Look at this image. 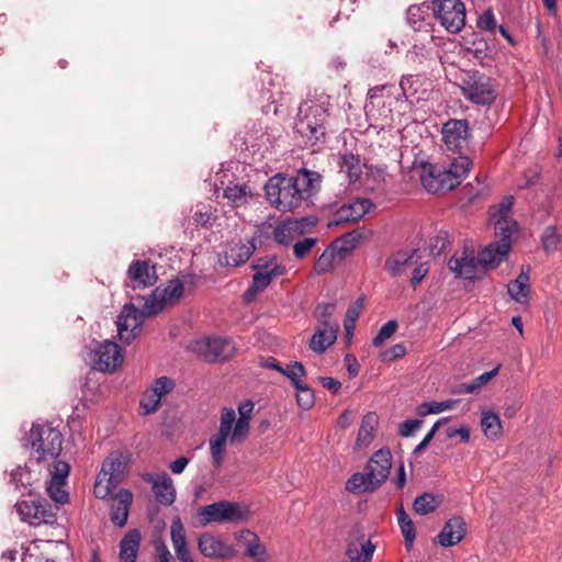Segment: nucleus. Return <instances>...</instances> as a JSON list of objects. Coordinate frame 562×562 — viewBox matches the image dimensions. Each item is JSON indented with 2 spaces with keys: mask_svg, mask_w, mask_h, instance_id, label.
I'll return each instance as SVG.
<instances>
[{
  "mask_svg": "<svg viewBox=\"0 0 562 562\" xmlns=\"http://www.w3.org/2000/svg\"><path fill=\"white\" fill-rule=\"evenodd\" d=\"M322 177L316 171L301 169L295 176L276 175L265 189L269 203L279 211L290 212L308 204L321 186Z\"/></svg>",
  "mask_w": 562,
  "mask_h": 562,
  "instance_id": "obj_1",
  "label": "nucleus"
},
{
  "mask_svg": "<svg viewBox=\"0 0 562 562\" xmlns=\"http://www.w3.org/2000/svg\"><path fill=\"white\" fill-rule=\"evenodd\" d=\"M514 196L503 198L498 205L490 209V218L494 224L496 240L479 251L477 261L484 267H496L505 261L512 246V236L518 229V224L512 218L510 212Z\"/></svg>",
  "mask_w": 562,
  "mask_h": 562,
  "instance_id": "obj_2",
  "label": "nucleus"
},
{
  "mask_svg": "<svg viewBox=\"0 0 562 562\" xmlns=\"http://www.w3.org/2000/svg\"><path fill=\"white\" fill-rule=\"evenodd\" d=\"M329 98L322 95L317 100H307L300 105L295 121V132L312 146L323 144L327 134Z\"/></svg>",
  "mask_w": 562,
  "mask_h": 562,
  "instance_id": "obj_3",
  "label": "nucleus"
},
{
  "mask_svg": "<svg viewBox=\"0 0 562 562\" xmlns=\"http://www.w3.org/2000/svg\"><path fill=\"white\" fill-rule=\"evenodd\" d=\"M472 160L467 156H458L448 167L428 165L423 168L422 183L430 193L450 191L458 187L469 175Z\"/></svg>",
  "mask_w": 562,
  "mask_h": 562,
  "instance_id": "obj_4",
  "label": "nucleus"
},
{
  "mask_svg": "<svg viewBox=\"0 0 562 562\" xmlns=\"http://www.w3.org/2000/svg\"><path fill=\"white\" fill-rule=\"evenodd\" d=\"M31 446V462L45 464L47 468L58 462L61 452L63 435L48 423H34L27 435Z\"/></svg>",
  "mask_w": 562,
  "mask_h": 562,
  "instance_id": "obj_5",
  "label": "nucleus"
},
{
  "mask_svg": "<svg viewBox=\"0 0 562 562\" xmlns=\"http://www.w3.org/2000/svg\"><path fill=\"white\" fill-rule=\"evenodd\" d=\"M392 467L389 449H380L369 459L363 473H355L346 483L351 493L374 492L387 479Z\"/></svg>",
  "mask_w": 562,
  "mask_h": 562,
  "instance_id": "obj_6",
  "label": "nucleus"
},
{
  "mask_svg": "<svg viewBox=\"0 0 562 562\" xmlns=\"http://www.w3.org/2000/svg\"><path fill=\"white\" fill-rule=\"evenodd\" d=\"M128 462V456L121 451H113L109 454L95 479L93 487L95 497L105 499L112 495L123 482Z\"/></svg>",
  "mask_w": 562,
  "mask_h": 562,
  "instance_id": "obj_7",
  "label": "nucleus"
},
{
  "mask_svg": "<svg viewBox=\"0 0 562 562\" xmlns=\"http://www.w3.org/2000/svg\"><path fill=\"white\" fill-rule=\"evenodd\" d=\"M462 95L477 105H491L497 98L494 80L479 71H468L461 79Z\"/></svg>",
  "mask_w": 562,
  "mask_h": 562,
  "instance_id": "obj_8",
  "label": "nucleus"
},
{
  "mask_svg": "<svg viewBox=\"0 0 562 562\" xmlns=\"http://www.w3.org/2000/svg\"><path fill=\"white\" fill-rule=\"evenodd\" d=\"M249 515L247 505L228 501L216 502L199 508V516L203 526L213 522L246 521Z\"/></svg>",
  "mask_w": 562,
  "mask_h": 562,
  "instance_id": "obj_9",
  "label": "nucleus"
},
{
  "mask_svg": "<svg viewBox=\"0 0 562 562\" xmlns=\"http://www.w3.org/2000/svg\"><path fill=\"white\" fill-rule=\"evenodd\" d=\"M432 10L440 24L451 34L465 25V7L461 0H432Z\"/></svg>",
  "mask_w": 562,
  "mask_h": 562,
  "instance_id": "obj_10",
  "label": "nucleus"
},
{
  "mask_svg": "<svg viewBox=\"0 0 562 562\" xmlns=\"http://www.w3.org/2000/svg\"><path fill=\"white\" fill-rule=\"evenodd\" d=\"M183 294V283L179 279L169 280L166 284L157 286L145 300L144 313L157 315L167 305L175 304Z\"/></svg>",
  "mask_w": 562,
  "mask_h": 562,
  "instance_id": "obj_11",
  "label": "nucleus"
},
{
  "mask_svg": "<svg viewBox=\"0 0 562 562\" xmlns=\"http://www.w3.org/2000/svg\"><path fill=\"white\" fill-rule=\"evenodd\" d=\"M123 360L121 347L108 339L97 342L91 352L92 369L102 373H114L122 366Z\"/></svg>",
  "mask_w": 562,
  "mask_h": 562,
  "instance_id": "obj_12",
  "label": "nucleus"
},
{
  "mask_svg": "<svg viewBox=\"0 0 562 562\" xmlns=\"http://www.w3.org/2000/svg\"><path fill=\"white\" fill-rule=\"evenodd\" d=\"M15 509L21 520L32 526L53 525L57 519L58 507L53 508L46 499L21 501Z\"/></svg>",
  "mask_w": 562,
  "mask_h": 562,
  "instance_id": "obj_13",
  "label": "nucleus"
},
{
  "mask_svg": "<svg viewBox=\"0 0 562 562\" xmlns=\"http://www.w3.org/2000/svg\"><path fill=\"white\" fill-rule=\"evenodd\" d=\"M193 350L209 362H224L236 352L233 340L224 337H213L196 340Z\"/></svg>",
  "mask_w": 562,
  "mask_h": 562,
  "instance_id": "obj_14",
  "label": "nucleus"
},
{
  "mask_svg": "<svg viewBox=\"0 0 562 562\" xmlns=\"http://www.w3.org/2000/svg\"><path fill=\"white\" fill-rule=\"evenodd\" d=\"M235 422V411L232 407L223 408L220 419L218 431L213 435L210 440V452L212 462L215 467H221L224 460L227 439L231 440L233 425Z\"/></svg>",
  "mask_w": 562,
  "mask_h": 562,
  "instance_id": "obj_15",
  "label": "nucleus"
},
{
  "mask_svg": "<svg viewBox=\"0 0 562 562\" xmlns=\"http://www.w3.org/2000/svg\"><path fill=\"white\" fill-rule=\"evenodd\" d=\"M144 313V307L137 310L134 304H125L117 316L116 327L121 341L132 342L142 331L143 321L149 317Z\"/></svg>",
  "mask_w": 562,
  "mask_h": 562,
  "instance_id": "obj_16",
  "label": "nucleus"
},
{
  "mask_svg": "<svg viewBox=\"0 0 562 562\" xmlns=\"http://www.w3.org/2000/svg\"><path fill=\"white\" fill-rule=\"evenodd\" d=\"M47 470L49 472L50 480L46 485V491L50 499L58 505L68 503L69 495L63 486L66 484L69 475V464L65 461H58L49 465Z\"/></svg>",
  "mask_w": 562,
  "mask_h": 562,
  "instance_id": "obj_17",
  "label": "nucleus"
},
{
  "mask_svg": "<svg viewBox=\"0 0 562 562\" xmlns=\"http://www.w3.org/2000/svg\"><path fill=\"white\" fill-rule=\"evenodd\" d=\"M155 265L149 260H134L127 269L128 285L135 289H145L157 282Z\"/></svg>",
  "mask_w": 562,
  "mask_h": 562,
  "instance_id": "obj_18",
  "label": "nucleus"
},
{
  "mask_svg": "<svg viewBox=\"0 0 562 562\" xmlns=\"http://www.w3.org/2000/svg\"><path fill=\"white\" fill-rule=\"evenodd\" d=\"M469 136L470 128L467 120H449L443 124L442 139L449 150L460 151Z\"/></svg>",
  "mask_w": 562,
  "mask_h": 562,
  "instance_id": "obj_19",
  "label": "nucleus"
},
{
  "mask_svg": "<svg viewBox=\"0 0 562 562\" xmlns=\"http://www.w3.org/2000/svg\"><path fill=\"white\" fill-rule=\"evenodd\" d=\"M198 548L202 555L210 559H227L235 555V550L232 546L209 532L199 537Z\"/></svg>",
  "mask_w": 562,
  "mask_h": 562,
  "instance_id": "obj_20",
  "label": "nucleus"
},
{
  "mask_svg": "<svg viewBox=\"0 0 562 562\" xmlns=\"http://www.w3.org/2000/svg\"><path fill=\"white\" fill-rule=\"evenodd\" d=\"M145 481L151 484L155 499L162 506H170L176 501V488L172 479L167 474H147Z\"/></svg>",
  "mask_w": 562,
  "mask_h": 562,
  "instance_id": "obj_21",
  "label": "nucleus"
},
{
  "mask_svg": "<svg viewBox=\"0 0 562 562\" xmlns=\"http://www.w3.org/2000/svg\"><path fill=\"white\" fill-rule=\"evenodd\" d=\"M110 498L111 521L113 525L122 528L126 525L130 507L133 501V494L130 490H119L112 493Z\"/></svg>",
  "mask_w": 562,
  "mask_h": 562,
  "instance_id": "obj_22",
  "label": "nucleus"
},
{
  "mask_svg": "<svg viewBox=\"0 0 562 562\" xmlns=\"http://www.w3.org/2000/svg\"><path fill=\"white\" fill-rule=\"evenodd\" d=\"M375 544L371 540L366 539L363 535L351 536L347 540L345 554L348 562H371Z\"/></svg>",
  "mask_w": 562,
  "mask_h": 562,
  "instance_id": "obj_23",
  "label": "nucleus"
},
{
  "mask_svg": "<svg viewBox=\"0 0 562 562\" xmlns=\"http://www.w3.org/2000/svg\"><path fill=\"white\" fill-rule=\"evenodd\" d=\"M356 241H357V237L352 236V234H347L341 239L331 244L328 248H326L323 251V254L315 261L314 271L317 274H323V273L330 271L334 268L337 244L342 243L344 246L340 248V250L347 251L355 247Z\"/></svg>",
  "mask_w": 562,
  "mask_h": 562,
  "instance_id": "obj_24",
  "label": "nucleus"
},
{
  "mask_svg": "<svg viewBox=\"0 0 562 562\" xmlns=\"http://www.w3.org/2000/svg\"><path fill=\"white\" fill-rule=\"evenodd\" d=\"M238 540L245 547V554L255 562H266L268 552L266 546L260 541L257 533L249 529H243L236 535Z\"/></svg>",
  "mask_w": 562,
  "mask_h": 562,
  "instance_id": "obj_25",
  "label": "nucleus"
},
{
  "mask_svg": "<svg viewBox=\"0 0 562 562\" xmlns=\"http://www.w3.org/2000/svg\"><path fill=\"white\" fill-rule=\"evenodd\" d=\"M369 199H356L349 204L342 205L336 213L335 224L357 222L373 207Z\"/></svg>",
  "mask_w": 562,
  "mask_h": 562,
  "instance_id": "obj_26",
  "label": "nucleus"
},
{
  "mask_svg": "<svg viewBox=\"0 0 562 562\" xmlns=\"http://www.w3.org/2000/svg\"><path fill=\"white\" fill-rule=\"evenodd\" d=\"M256 249L255 241L249 239L247 241L233 240L228 244L224 258L227 266L238 267L245 263Z\"/></svg>",
  "mask_w": 562,
  "mask_h": 562,
  "instance_id": "obj_27",
  "label": "nucleus"
},
{
  "mask_svg": "<svg viewBox=\"0 0 562 562\" xmlns=\"http://www.w3.org/2000/svg\"><path fill=\"white\" fill-rule=\"evenodd\" d=\"M507 293L516 303L528 306L530 302V277L529 271L521 269L517 278L507 284Z\"/></svg>",
  "mask_w": 562,
  "mask_h": 562,
  "instance_id": "obj_28",
  "label": "nucleus"
},
{
  "mask_svg": "<svg viewBox=\"0 0 562 562\" xmlns=\"http://www.w3.org/2000/svg\"><path fill=\"white\" fill-rule=\"evenodd\" d=\"M465 536V522L461 517L450 518L438 535V542L441 547L458 544Z\"/></svg>",
  "mask_w": 562,
  "mask_h": 562,
  "instance_id": "obj_29",
  "label": "nucleus"
},
{
  "mask_svg": "<svg viewBox=\"0 0 562 562\" xmlns=\"http://www.w3.org/2000/svg\"><path fill=\"white\" fill-rule=\"evenodd\" d=\"M477 263L479 261L472 252L463 251L460 256H453L449 260L448 267L456 277L473 280L476 277Z\"/></svg>",
  "mask_w": 562,
  "mask_h": 562,
  "instance_id": "obj_30",
  "label": "nucleus"
},
{
  "mask_svg": "<svg viewBox=\"0 0 562 562\" xmlns=\"http://www.w3.org/2000/svg\"><path fill=\"white\" fill-rule=\"evenodd\" d=\"M252 401H245L238 405L239 418L234 422L231 442L244 441L249 434V420L254 411Z\"/></svg>",
  "mask_w": 562,
  "mask_h": 562,
  "instance_id": "obj_31",
  "label": "nucleus"
},
{
  "mask_svg": "<svg viewBox=\"0 0 562 562\" xmlns=\"http://www.w3.org/2000/svg\"><path fill=\"white\" fill-rule=\"evenodd\" d=\"M413 265H416V251L400 250L386 258L384 269L394 278L403 274Z\"/></svg>",
  "mask_w": 562,
  "mask_h": 562,
  "instance_id": "obj_32",
  "label": "nucleus"
},
{
  "mask_svg": "<svg viewBox=\"0 0 562 562\" xmlns=\"http://www.w3.org/2000/svg\"><path fill=\"white\" fill-rule=\"evenodd\" d=\"M142 536L138 529L128 530L120 541L119 559L120 562H136Z\"/></svg>",
  "mask_w": 562,
  "mask_h": 562,
  "instance_id": "obj_33",
  "label": "nucleus"
},
{
  "mask_svg": "<svg viewBox=\"0 0 562 562\" xmlns=\"http://www.w3.org/2000/svg\"><path fill=\"white\" fill-rule=\"evenodd\" d=\"M339 328L318 327L310 340V348L316 353H323L337 339Z\"/></svg>",
  "mask_w": 562,
  "mask_h": 562,
  "instance_id": "obj_34",
  "label": "nucleus"
},
{
  "mask_svg": "<svg viewBox=\"0 0 562 562\" xmlns=\"http://www.w3.org/2000/svg\"><path fill=\"white\" fill-rule=\"evenodd\" d=\"M224 198L229 201L232 206L239 207L246 205L252 198V192L246 183L229 184L224 189Z\"/></svg>",
  "mask_w": 562,
  "mask_h": 562,
  "instance_id": "obj_35",
  "label": "nucleus"
},
{
  "mask_svg": "<svg viewBox=\"0 0 562 562\" xmlns=\"http://www.w3.org/2000/svg\"><path fill=\"white\" fill-rule=\"evenodd\" d=\"M340 172L344 173L349 183L357 182L362 175L360 157L353 154H345L339 161Z\"/></svg>",
  "mask_w": 562,
  "mask_h": 562,
  "instance_id": "obj_36",
  "label": "nucleus"
},
{
  "mask_svg": "<svg viewBox=\"0 0 562 562\" xmlns=\"http://www.w3.org/2000/svg\"><path fill=\"white\" fill-rule=\"evenodd\" d=\"M282 274H274V272H256L252 276L251 285L246 290L244 299L250 302L259 292L268 288V285L278 277Z\"/></svg>",
  "mask_w": 562,
  "mask_h": 562,
  "instance_id": "obj_37",
  "label": "nucleus"
},
{
  "mask_svg": "<svg viewBox=\"0 0 562 562\" xmlns=\"http://www.w3.org/2000/svg\"><path fill=\"white\" fill-rule=\"evenodd\" d=\"M378 423L375 414H367L361 422V426L358 431L356 446L358 448L367 447L371 443L374 437V428Z\"/></svg>",
  "mask_w": 562,
  "mask_h": 562,
  "instance_id": "obj_38",
  "label": "nucleus"
},
{
  "mask_svg": "<svg viewBox=\"0 0 562 562\" xmlns=\"http://www.w3.org/2000/svg\"><path fill=\"white\" fill-rule=\"evenodd\" d=\"M396 518L401 532L404 537L405 546L407 549H411L416 538V530L413 520L405 512L403 505H400L396 508Z\"/></svg>",
  "mask_w": 562,
  "mask_h": 562,
  "instance_id": "obj_39",
  "label": "nucleus"
},
{
  "mask_svg": "<svg viewBox=\"0 0 562 562\" xmlns=\"http://www.w3.org/2000/svg\"><path fill=\"white\" fill-rule=\"evenodd\" d=\"M11 483H13L15 490L20 491L22 494H33L34 482L32 481L31 471L27 465H19L15 470L12 471Z\"/></svg>",
  "mask_w": 562,
  "mask_h": 562,
  "instance_id": "obj_40",
  "label": "nucleus"
},
{
  "mask_svg": "<svg viewBox=\"0 0 562 562\" xmlns=\"http://www.w3.org/2000/svg\"><path fill=\"white\" fill-rule=\"evenodd\" d=\"M336 311V303H321L315 307L314 316L318 327L339 328V324L333 318Z\"/></svg>",
  "mask_w": 562,
  "mask_h": 562,
  "instance_id": "obj_41",
  "label": "nucleus"
},
{
  "mask_svg": "<svg viewBox=\"0 0 562 562\" xmlns=\"http://www.w3.org/2000/svg\"><path fill=\"white\" fill-rule=\"evenodd\" d=\"M295 225L296 224H291L289 220L280 223L273 231L276 241L284 246L292 244L300 237L297 231H295Z\"/></svg>",
  "mask_w": 562,
  "mask_h": 562,
  "instance_id": "obj_42",
  "label": "nucleus"
},
{
  "mask_svg": "<svg viewBox=\"0 0 562 562\" xmlns=\"http://www.w3.org/2000/svg\"><path fill=\"white\" fill-rule=\"evenodd\" d=\"M251 268L256 270V272H274V274H284L285 267L278 262V259L273 255H268L265 257L258 258L252 265Z\"/></svg>",
  "mask_w": 562,
  "mask_h": 562,
  "instance_id": "obj_43",
  "label": "nucleus"
},
{
  "mask_svg": "<svg viewBox=\"0 0 562 562\" xmlns=\"http://www.w3.org/2000/svg\"><path fill=\"white\" fill-rule=\"evenodd\" d=\"M440 504V499H438L435 495L430 493H424L417 496L413 503V509L418 515H427L437 509Z\"/></svg>",
  "mask_w": 562,
  "mask_h": 562,
  "instance_id": "obj_44",
  "label": "nucleus"
},
{
  "mask_svg": "<svg viewBox=\"0 0 562 562\" xmlns=\"http://www.w3.org/2000/svg\"><path fill=\"white\" fill-rule=\"evenodd\" d=\"M481 426L487 438H497L502 430L499 416L494 412H483Z\"/></svg>",
  "mask_w": 562,
  "mask_h": 562,
  "instance_id": "obj_45",
  "label": "nucleus"
},
{
  "mask_svg": "<svg viewBox=\"0 0 562 562\" xmlns=\"http://www.w3.org/2000/svg\"><path fill=\"white\" fill-rule=\"evenodd\" d=\"M541 245L546 254H553L561 243V235L555 226H547L541 234Z\"/></svg>",
  "mask_w": 562,
  "mask_h": 562,
  "instance_id": "obj_46",
  "label": "nucleus"
},
{
  "mask_svg": "<svg viewBox=\"0 0 562 562\" xmlns=\"http://www.w3.org/2000/svg\"><path fill=\"white\" fill-rule=\"evenodd\" d=\"M459 403V400H446L441 402L430 401V402H424L419 406V414L422 416H426L429 414H439L449 409H452L457 404Z\"/></svg>",
  "mask_w": 562,
  "mask_h": 562,
  "instance_id": "obj_47",
  "label": "nucleus"
},
{
  "mask_svg": "<svg viewBox=\"0 0 562 562\" xmlns=\"http://www.w3.org/2000/svg\"><path fill=\"white\" fill-rule=\"evenodd\" d=\"M294 389L297 405L304 411L312 408L315 403L313 390L305 382H295Z\"/></svg>",
  "mask_w": 562,
  "mask_h": 562,
  "instance_id": "obj_48",
  "label": "nucleus"
},
{
  "mask_svg": "<svg viewBox=\"0 0 562 562\" xmlns=\"http://www.w3.org/2000/svg\"><path fill=\"white\" fill-rule=\"evenodd\" d=\"M427 9L419 5H411L406 13L407 23L414 31H422L425 26Z\"/></svg>",
  "mask_w": 562,
  "mask_h": 562,
  "instance_id": "obj_49",
  "label": "nucleus"
},
{
  "mask_svg": "<svg viewBox=\"0 0 562 562\" xmlns=\"http://www.w3.org/2000/svg\"><path fill=\"white\" fill-rule=\"evenodd\" d=\"M422 86V78L415 75L403 76L400 81V88L406 99L413 98L417 94Z\"/></svg>",
  "mask_w": 562,
  "mask_h": 562,
  "instance_id": "obj_50",
  "label": "nucleus"
},
{
  "mask_svg": "<svg viewBox=\"0 0 562 562\" xmlns=\"http://www.w3.org/2000/svg\"><path fill=\"white\" fill-rule=\"evenodd\" d=\"M170 536L173 550L188 547L184 527L179 517L175 518L170 526Z\"/></svg>",
  "mask_w": 562,
  "mask_h": 562,
  "instance_id": "obj_51",
  "label": "nucleus"
},
{
  "mask_svg": "<svg viewBox=\"0 0 562 562\" xmlns=\"http://www.w3.org/2000/svg\"><path fill=\"white\" fill-rule=\"evenodd\" d=\"M398 324L395 319H391L386 322L378 331V334L372 339V345L374 347L382 346L387 339H390L394 333L396 331Z\"/></svg>",
  "mask_w": 562,
  "mask_h": 562,
  "instance_id": "obj_52",
  "label": "nucleus"
},
{
  "mask_svg": "<svg viewBox=\"0 0 562 562\" xmlns=\"http://www.w3.org/2000/svg\"><path fill=\"white\" fill-rule=\"evenodd\" d=\"M282 375L288 378L292 385L295 386V382H304L302 378L306 375V370L301 362L293 361L286 368H283Z\"/></svg>",
  "mask_w": 562,
  "mask_h": 562,
  "instance_id": "obj_53",
  "label": "nucleus"
},
{
  "mask_svg": "<svg viewBox=\"0 0 562 562\" xmlns=\"http://www.w3.org/2000/svg\"><path fill=\"white\" fill-rule=\"evenodd\" d=\"M317 238L304 237L293 244V255L296 259L305 258L316 246Z\"/></svg>",
  "mask_w": 562,
  "mask_h": 562,
  "instance_id": "obj_54",
  "label": "nucleus"
},
{
  "mask_svg": "<svg viewBox=\"0 0 562 562\" xmlns=\"http://www.w3.org/2000/svg\"><path fill=\"white\" fill-rule=\"evenodd\" d=\"M160 401L161 398H159L150 389L145 391L140 401L143 414L148 415L154 413L158 408Z\"/></svg>",
  "mask_w": 562,
  "mask_h": 562,
  "instance_id": "obj_55",
  "label": "nucleus"
},
{
  "mask_svg": "<svg viewBox=\"0 0 562 562\" xmlns=\"http://www.w3.org/2000/svg\"><path fill=\"white\" fill-rule=\"evenodd\" d=\"M175 387V383L167 376H160L154 381L149 387L156 395L161 398L164 395L170 393Z\"/></svg>",
  "mask_w": 562,
  "mask_h": 562,
  "instance_id": "obj_56",
  "label": "nucleus"
},
{
  "mask_svg": "<svg viewBox=\"0 0 562 562\" xmlns=\"http://www.w3.org/2000/svg\"><path fill=\"white\" fill-rule=\"evenodd\" d=\"M215 220V214L207 207L198 209L193 214L194 223L203 227H212Z\"/></svg>",
  "mask_w": 562,
  "mask_h": 562,
  "instance_id": "obj_57",
  "label": "nucleus"
},
{
  "mask_svg": "<svg viewBox=\"0 0 562 562\" xmlns=\"http://www.w3.org/2000/svg\"><path fill=\"white\" fill-rule=\"evenodd\" d=\"M449 245L450 240L448 234L445 232H440L431 240L430 252L434 256H439L449 247Z\"/></svg>",
  "mask_w": 562,
  "mask_h": 562,
  "instance_id": "obj_58",
  "label": "nucleus"
},
{
  "mask_svg": "<svg viewBox=\"0 0 562 562\" xmlns=\"http://www.w3.org/2000/svg\"><path fill=\"white\" fill-rule=\"evenodd\" d=\"M499 367L494 368L491 371L484 372L474 380L470 382L471 386H473V392L476 393L480 391L484 385H486L496 374L498 373Z\"/></svg>",
  "mask_w": 562,
  "mask_h": 562,
  "instance_id": "obj_59",
  "label": "nucleus"
},
{
  "mask_svg": "<svg viewBox=\"0 0 562 562\" xmlns=\"http://www.w3.org/2000/svg\"><path fill=\"white\" fill-rule=\"evenodd\" d=\"M477 27L484 31L494 32L496 29V22L492 10H486L477 19Z\"/></svg>",
  "mask_w": 562,
  "mask_h": 562,
  "instance_id": "obj_60",
  "label": "nucleus"
},
{
  "mask_svg": "<svg viewBox=\"0 0 562 562\" xmlns=\"http://www.w3.org/2000/svg\"><path fill=\"white\" fill-rule=\"evenodd\" d=\"M289 221L291 222V224H296L295 231H297V234L300 236L305 233H308L316 225V218L311 216Z\"/></svg>",
  "mask_w": 562,
  "mask_h": 562,
  "instance_id": "obj_61",
  "label": "nucleus"
},
{
  "mask_svg": "<svg viewBox=\"0 0 562 562\" xmlns=\"http://www.w3.org/2000/svg\"><path fill=\"white\" fill-rule=\"evenodd\" d=\"M423 422L419 419H406L400 425L398 432L402 437H411L422 426Z\"/></svg>",
  "mask_w": 562,
  "mask_h": 562,
  "instance_id": "obj_62",
  "label": "nucleus"
},
{
  "mask_svg": "<svg viewBox=\"0 0 562 562\" xmlns=\"http://www.w3.org/2000/svg\"><path fill=\"white\" fill-rule=\"evenodd\" d=\"M413 269V277L411 280V283L413 286H416L422 282V280L427 276L429 271V263L428 262H420L418 263L416 261V265H414Z\"/></svg>",
  "mask_w": 562,
  "mask_h": 562,
  "instance_id": "obj_63",
  "label": "nucleus"
},
{
  "mask_svg": "<svg viewBox=\"0 0 562 562\" xmlns=\"http://www.w3.org/2000/svg\"><path fill=\"white\" fill-rule=\"evenodd\" d=\"M405 353H406L405 346L403 344H396L383 352L382 359H383V361L390 362V361H393L397 358L405 356Z\"/></svg>",
  "mask_w": 562,
  "mask_h": 562,
  "instance_id": "obj_64",
  "label": "nucleus"
}]
</instances>
